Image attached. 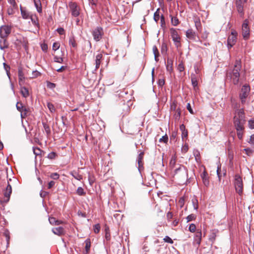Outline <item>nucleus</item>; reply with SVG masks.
Segmentation results:
<instances>
[{
  "label": "nucleus",
  "mask_w": 254,
  "mask_h": 254,
  "mask_svg": "<svg viewBox=\"0 0 254 254\" xmlns=\"http://www.w3.org/2000/svg\"><path fill=\"white\" fill-rule=\"evenodd\" d=\"M144 152H141L137 157V162H138V169L140 170V168L143 167V162L142 159L143 158L144 156Z\"/></svg>",
  "instance_id": "412c9836"
},
{
  "label": "nucleus",
  "mask_w": 254,
  "mask_h": 254,
  "mask_svg": "<svg viewBox=\"0 0 254 254\" xmlns=\"http://www.w3.org/2000/svg\"><path fill=\"white\" fill-rule=\"evenodd\" d=\"M168 140V137L167 134H165V135L163 136L161 138L159 139L160 142H164L165 143H167Z\"/></svg>",
  "instance_id": "4c0bfd02"
},
{
  "label": "nucleus",
  "mask_w": 254,
  "mask_h": 254,
  "mask_svg": "<svg viewBox=\"0 0 254 254\" xmlns=\"http://www.w3.org/2000/svg\"><path fill=\"white\" fill-rule=\"evenodd\" d=\"M41 151V150L38 147L33 148V152L36 155H40Z\"/></svg>",
  "instance_id": "c03bdc74"
},
{
  "label": "nucleus",
  "mask_w": 254,
  "mask_h": 254,
  "mask_svg": "<svg viewBox=\"0 0 254 254\" xmlns=\"http://www.w3.org/2000/svg\"><path fill=\"white\" fill-rule=\"evenodd\" d=\"M163 240L164 242L170 243V244H173V241L172 240L171 238H170L169 236H165V237L164 238Z\"/></svg>",
  "instance_id": "603ef678"
},
{
  "label": "nucleus",
  "mask_w": 254,
  "mask_h": 254,
  "mask_svg": "<svg viewBox=\"0 0 254 254\" xmlns=\"http://www.w3.org/2000/svg\"><path fill=\"white\" fill-rule=\"evenodd\" d=\"M35 6L37 11L41 13L42 12V4L40 0H34Z\"/></svg>",
  "instance_id": "4be33fe9"
},
{
  "label": "nucleus",
  "mask_w": 254,
  "mask_h": 254,
  "mask_svg": "<svg viewBox=\"0 0 254 254\" xmlns=\"http://www.w3.org/2000/svg\"><path fill=\"white\" fill-rule=\"evenodd\" d=\"M170 31L171 36L175 46L177 48L181 47V37L178 33V30L175 28H171Z\"/></svg>",
  "instance_id": "0eeeda50"
},
{
  "label": "nucleus",
  "mask_w": 254,
  "mask_h": 254,
  "mask_svg": "<svg viewBox=\"0 0 254 254\" xmlns=\"http://www.w3.org/2000/svg\"><path fill=\"white\" fill-rule=\"evenodd\" d=\"M57 156L55 152H51L48 155V158L50 159H54Z\"/></svg>",
  "instance_id": "ea45409f"
},
{
  "label": "nucleus",
  "mask_w": 254,
  "mask_h": 254,
  "mask_svg": "<svg viewBox=\"0 0 254 254\" xmlns=\"http://www.w3.org/2000/svg\"><path fill=\"white\" fill-rule=\"evenodd\" d=\"M234 186L236 192L241 195L243 192V183L242 177L238 174L235 176Z\"/></svg>",
  "instance_id": "39448f33"
},
{
  "label": "nucleus",
  "mask_w": 254,
  "mask_h": 254,
  "mask_svg": "<svg viewBox=\"0 0 254 254\" xmlns=\"http://www.w3.org/2000/svg\"><path fill=\"white\" fill-rule=\"evenodd\" d=\"M3 66H4L5 70H6L7 75L9 76L10 66L9 65H7L5 63H3Z\"/></svg>",
  "instance_id": "052dcab7"
},
{
  "label": "nucleus",
  "mask_w": 254,
  "mask_h": 254,
  "mask_svg": "<svg viewBox=\"0 0 254 254\" xmlns=\"http://www.w3.org/2000/svg\"><path fill=\"white\" fill-rule=\"evenodd\" d=\"M189 229L190 232H191L192 233L194 232L196 230V226H195V224H190Z\"/></svg>",
  "instance_id": "09e8293b"
},
{
  "label": "nucleus",
  "mask_w": 254,
  "mask_h": 254,
  "mask_svg": "<svg viewBox=\"0 0 254 254\" xmlns=\"http://www.w3.org/2000/svg\"><path fill=\"white\" fill-rule=\"evenodd\" d=\"M191 83L193 87L195 88L197 86V81L196 78L192 77L191 78Z\"/></svg>",
  "instance_id": "5fc2aeb1"
},
{
  "label": "nucleus",
  "mask_w": 254,
  "mask_h": 254,
  "mask_svg": "<svg viewBox=\"0 0 254 254\" xmlns=\"http://www.w3.org/2000/svg\"><path fill=\"white\" fill-rule=\"evenodd\" d=\"M102 57L103 56L101 54H98L96 55L95 59V70L99 68Z\"/></svg>",
  "instance_id": "aec40b11"
},
{
  "label": "nucleus",
  "mask_w": 254,
  "mask_h": 254,
  "mask_svg": "<svg viewBox=\"0 0 254 254\" xmlns=\"http://www.w3.org/2000/svg\"><path fill=\"white\" fill-rule=\"evenodd\" d=\"M158 10H159V9H158L157 10L154 14V19L156 22H157L159 20V18H160L159 14L158 12Z\"/></svg>",
  "instance_id": "49530a36"
},
{
  "label": "nucleus",
  "mask_w": 254,
  "mask_h": 254,
  "mask_svg": "<svg viewBox=\"0 0 254 254\" xmlns=\"http://www.w3.org/2000/svg\"><path fill=\"white\" fill-rule=\"evenodd\" d=\"M248 125L251 129H254V118L248 121Z\"/></svg>",
  "instance_id": "a19ab883"
},
{
  "label": "nucleus",
  "mask_w": 254,
  "mask_h": 254,
  "mask_svg": "<svg viewBox=\"0 0 254 254\" xmlns=\"http://www.w3.org/2000/svg\"><path fill=\"white\" fill-rule=\"evenodd\" d=\"M57 31L60 35H63L64 34V30L63 28H59L57 29Z\"/></svg>",
  "instance_id": "774afa93"
},
{
  "label": "nucleus",
  "mask_w": 254,
  "mask_h": 254,
  "mask_svg": "<svg viewBox=\"0 0 254 254\" xmlns=\"http://www.w3.org/2000/svg\"><path fill=\"white\" fill-rule=\"evenodd\" d=\"M47 87L50 89H53L56 87V84L54 83H52L50 82H47Z\"/></svg>",
  "instance_id": "680f3d73"
},
{
  "label": "nucleus",
  "mask_w": 254,
  "mask_h": 254,
  "mask_svg": "<svg viewBox=\"0 0 254 254\" xmlns=\"http://www.w3.org/2000/svg\"><path fill=\"white\" fill-rule=\"evenodd\" d=\"M11 32V27L7 25L2 26L0 27V36L1 38H6Z\"/></svg>",
  "instance_id": "9d476101"
},
{
  "label": "nucleus",
  "mask_w": 254,
  "mask_h": 254,
  "mask_svg": "<svg viewBox=\"0 0 254 254\" xmlns=\"http://www.w3.org/2000/svg\"><path fill=\"white\" fill-rule=\"evenodd\" d=\"M186 37L190 40L194 41H198L201 43L198 37H197L195 33L191 29L188 30L186 31Z\"/></svg>",
  "instance_id": "9b49d317"
},
{
  "label": "nucleus",
  "mask_w": 254,
  "mask_h": 254,
  "mask_svg": "<svg viewBox=\"0 0 254 254\" xmlns=\"http://www.w3.org/2000/svg\"><path fill=\"white\" fill-rule=\"evenodd\" d=\"M18 75L19 82H23L24 80V74L23 71V68L21 66H19L18 68Z\"/></svg>",
  "instance_id": "6ab92c4d"
},
{
  "label": "nucleus",
  "mask_w": 254,
  "mask_h": 254,
  "mask_svg": "<svg viewBox=\"0 0 254 254\" xmlns=\"http://www.w3.org/2000/svg\"><path fill=\"white\" fill-rule=\"evenodd\" d=\"M165 84V80L163 78H159L158 80V85L159 86H163Z\"/></svg>",
  "instance_id": "69168bd1"
},
{
  "label": "nucleus",
  "mask_w": 254,
  "mask_h": 254,
  "mask_svg": "<svg viewBox=\"0 0 254 254\" xmlns=\"http://www.w3.org/2000/svg\"><path fill=\"white\" fill-rule=\"evenodd\" d=\"M16 106L17 110L21 113L22 119L25 118L30 114V108L23 106L21 102H17Z\"/></svg>",
  "instance_id": "6e6552de"
},
{
  "label": "nucleus",
  "mask_w": 254,
  "mask_h": 254,
  "mask_svg": "<svg viewBox=\"0 0 254 254\" xmlns=\"http://www.w3.org/2000/svg\"><path fill=\"white\" fill-rule=\"evenodd\" d=\"M8 47V44L6 42L5 38H1L0 40V48L3 50Z\"/></svg>",
  "instance_id": "b1692460"
},
{
  "label": "nucleus",
  "mask_w": 254,
  "mask_h": 254,
  "mask_svg": "<svg viewBox=\"0 0 254 254\" xmlns=\"http://www.w3.org/2000/svg\"><path fill=\"white\" fill-rule=\"evenodd\" d=\"M21 93L24 97H27L29 96V91L27 88L25 87H21Z\"/></svg>",
  "instance_id": "c756f323"
},
{
  "label": "nucleus",
  "mask_w": 254,
  "mask_h": 254,
  "mask_svg": "<svg viewBox=\"0 0 254 254\" xmlns=\"http://www.w3.org/2000/svg\"><path fill=\"white\" fill-rule=\"evenodd\" d=\"M20 11L22 16L24 19H28L31 16H30L29 13L26 10L23 9L21 6H20Z\"/></svg>",
  "instance_id": "cd10ccee"
},
{
  "label": "nucleus",
  "mask_w": 254,
  "mask_h": 254,
  "mask_svg": "<svg viewBox=\"0 0 254 254\" xmlns=\"http://www.w3.org/2000/svg\"><path fill=\"white\" fill-rule=\"evenodd\" d=\"M237 32L236 31L233 30L231 32V35L228 37L227 43L235 44L237 41Z\"/></svg>",
  "instance_id": "2eb2a0df"
},
{
  "label": "nucleus",
  "mask_w": 254,
  "mask_h": 254,
  "mask_svg": "<svg viewBox=\"0 0 254 254\" xmlns=\"http://www.w3.org/2000/svg\"><path fill=\"white\" fill-rule=\"evenodd\" d=\"M43 127L47 135H49L51 133V130L49 126L46 123H43Z\"/></svg>",
  "instance_id": "f704fd0d"
},
{
  "label": "nucleus",
  "mask_w": 254,
  "mask_h": 254,
  "mask_svg": "<svg viewBox=\"0 0 254 254\" xmlns=\"http://www.w3.org/2000/svg\"><path fill=\"white\" fill-rule=\"evenodd\" d=\"M153 53L154 54L155 60L157 62L158 61V57L159 56V52L158 51V49H157L156 46H154L153 47Z\"/></svg>",
  "instance_id": "72a5a7b5"
},
{
  "label": "nucleus",
  "mask_w": 254,
  "mask_h": 254,
  "mask_svg": "<svg viewBox=\"0 0 254 254\" xmlns=\"http://www.w3.org/2000/svg\"><path fill=\"white\" fill-rule=\"evenodd\" d=\"M166 69L168 71L171 72L173 70V61L168 59L166 64Z\"/></svg>",
  "instance_id": "a878e982"
},
{
  "label": "nucleus",
  "mask_w": 254,
  "mask_h": 254,
  "mask_svg": "<svg viewBox=\"0 0 254 254\" xmlns=\"http://www.w3.org/2000/svg\"><path fill=\"white\" fill-rule=\"evenodd\" d=\"M209 35V32H208L207 31H204L202 35H201V38L203 39H206L208 37Z\"/></svg>",
  "instance_id": "0e129e2a"
},
{
  "label": "nucleus",
  "mask_w": 254,
  "mask_h": 254,
  "mask_svg": "<svg viewBox=\"0 0 254 254\" xmlns=\"http://www.w3.org/2000/svg\"><path fill=\"white\" fill-rule=\"evenodd\" d=\"M49 221L51 224L55 225L56 224L57 220L55 217H50L49 218Z\"/></svg>",
  "instance_id": "8fccbe9b"
},
{
  "label": "nucleus",
  "mask_w": 254,
  "mask_h": 254,
  "mask_svg": "<svg viewBox=\"0 0 254 254\" xmlns=\"http://www.w3.org/2000/svg\"><path fill=\"white\" fill-rule=\"evenodd\" d=\"M85 249L87 252L90 250L91 246V242L90 239H87L85 241Z\"/></svg>",
  "instance_id": "e433bc0d"
},
{
  "label": "nucleus",
  "mask_w": 254,
  "mask_h": 254,
  "mask_svg": "<svg viewBox=\"0 0 254 254\" xmlns=\"http://www.w3.org/2000/svg\"><path fill=\"white\" fill-rule=\"evenodd\" d=\"M170 17L171 18V23L174 26H177L179 23V20L178 18L176 16H172V15H170Z\"/></svg>",
  "instance_id": "7c9ffc66"
},
{
  "label": "nucleus",
  "mask_w": 254,
  "mask_h": 254,
  "mask_svg": "<svg viewBox=\"0 0 254 254\" xmlns=\"http://www.w3.org/2000/svg\"><path fill=\"white\" fill-rule=\"evenodd\" d=\"M178 69L179 70L180 72H182L184 70V66L183 65V64L182 63L179 64L178 66Z\"/></svg>",
  "instance_id": "e2e57ef3"
},
{
  "label": "nucleus",
  "mask_w": 254,
  "mask_h": 254,
  "mask_svg": "<svg viewBox=\"0 0 254 254\" xmlns=\"http://www.w3.org/2000/svg\"><path fill=\"white\" fill-rule=\"evenodd\" d=\"M100 230V226L99 224L94 226V231L95 233H98Z\"/></svg>",
  "instance_id": "3c124183"
},
{
  "label": "nucleus",
  "mask_w": 254,
  "mask_h": 254,
  "mask_svg": "<svg viewBox=\"0 0 254 254\" xmlns=\"http://www.w3.org/2000/svg\"><path fill=\"white\" fill-rule=\"evenodd\" d=\"M236 6L238 12L241 18L244 16V6L242 0H236Z\"/></svg>",
  "instance_id": "ddd939ff"
},
{
  "label": "nucleus",
  "mask_w": 254,
  "mask_h": 254,
  "mask_svg": "<svg viewBox=\"0 0 254 254\" xmlns=\"http://www.w3.org/2000/svg\"><path fill=\"white\" fill-rule=\"evenodd\" d=\"M246 123L245 115L244 109H237L235 111L234 117V124L237 130L238 137L240 139L243 138L244 130V125Z\"/></svg>",
  "instance_id": "f257e3e1"
},
{
  "label": "nucleus",
  "mask_w": 254,
  "mask_h": 254,
  "mask_svg": "<svg viewBox=\"0 0 254 254\" xmlns=\"http://www.w3.org/2000/svg\"><path fill=\"white\" fill-rule=\"evenodd\" d=\"M174 177L180 180H185L187 179V182L190 183V178L188 179V173L187 168L183 165L177 164L176 168L173 172Z\"/></svg>",
  "instance_id": "7ed1b4c3"
},
{
  "label": "nucleus",
  "mask_w": 254,
  "mask_h": 254,
  "mask_svg": "<svg viewBox=\"0 0 254 254\" xmlns=\"http://www.w3.org/2000/svg\"><path fill=\"white\" fill-rule=\"evenodd\" d=\"M69 7L71 12V14L77 17L79 14V9L75 2H71L69 3Z\"/></svg>",
  "instance_id": "f8f14e48"
},
{
  "label": "nucleus",
  "mask_w": 254,
  "mask_h": 254,
  "mask_svg": "<svg viewBox=\"0 0 254 254\" xmlns=\"http://www.w3.org/2000/svg\"><path fill=\"white\" fill-rule=\"evenodd\" d=\"M47 107L51 112L53 113L55 111V108L54 105L51 103H47Z\"/></svg>",
  "instance_id": "58836bf2"
},
{
  "label": "nucleus",
  "mask_w": 254,
  "mask_h": 254,
  "mask_svg": "<svg viewBox=\"0 0 254 254\" xmlns=\"http://www.w3.org/2000/svg\"><path fill=\"white\" fill-rule=\"evenodd\" d=\"M52 231L54 234L59 236L64 235L65 233L64 229L62 227L53 228Z\"/></svg>",
  "instance_id": "dca6fc26"
},
{
  "label": "nucleus",
  "mask_w": 254,
  "mask_h": 254,
  "mask_svg": "<svg viewBox=\"0 0 254 254\" xmlns=\"http://www.w3.org/2000/svg\"><path fill=\"white\" fill-rule=\"evenodd\" d=\"M170 166L172 170L176 168L177 165H176V161L175 159H171L170 162Z\"/></svg>",
  "instance_id": "37998d69"
},
{
  "label": "nucleus",
  "mask_w": 254,
  "mask_h": 254,
  "mask_svg": "<svg viewBox=\"0 0 254 254\" xmlns=\"http://www.w3.org/2000/svg\"><path fill=\"white\" fill-rule=\"evenodd\" d=\"M195 26L197 31H200L201 30V25L199 20L195 21Z\"/></svg>",
  "instance_id": "c9c22d12"
},
{
  "label": "nucleus",
  "mask_w": 254,
  "mask_h": 254,
  "mask_svg": "<svg viewBox=\"0 0 254 254\" xmlns=\"http://www.w3.org/2000/svg\"><path fill=\"white\" fill-rule=\"evenodd\" d=\"M75 179L80 181L82 179V177L81 175L79 174L78 173H77L76 171H73L71 172L70 173Z\"/></svg>",
  "instance_id": "c85d7f7f"
},
{
  "label": "nucleus",
  "mask_w": 254,
  "mask_h": 254,
  "mask_svg": "<svg viewBox=\"0 0 254 254\" xmlns=\"http://www.w3.org/2000/svg\"><path fill=\"white\" fill-rule=\"evenodd\" d=\"M59 176L57 173H53L51 174L50 178L54 180H57L59 178Z\"/></svg>",
  "instance_id": "de8ad7c7"
},
{
  "label": "nucleus",
  "mask_w": 254,
  "mask_h": 254,
  "mask_svg": "<svg viewBox=\"0 0 254 254\" xmlns=\"http://www.w3.org/2000/svg\"><path fill=\"white\" fill-rule=\"evenodd\" d=\"M89 4L91 5L92 7L96 6L98 0H88Z\"/></svg>",
  "instance_id": "6e6d98bb"
},
{
  "label": "nucleus",
  "mask_w": 254,
  "mask_h": 254,
  "mask_svg": "<svg viewBox=\"0 0 254 254\" xmlns=\"http://www.w3.org/2000/svg\"><path fill=\"white\" fill-rule=\"evenodd\" d=\"M60 47V44L59 43L55 42V43H54V44L53 45V47H52L53 50L54 51H56L59 49Z\"/></svg>",
  "instance_id": "a18cd8bd"
},
{
  "label": "nucleus",
  "mask_w": 254,
  "mask_h": 254,
  "mask_svg": "<svg viewBox=\"0 0 254 254\" xmlns=\"http://www.w3.org/2000/svg\"><path fill=\"white\" fill-rule=\"evenodd\" d=\"M77 193L79 195H83L85 194L84 190L81 187H78L77 188Z\"/></svg>",
  "instance_id": "79ce46f5"
},
{
  "label": "nucleus",
  "mask_w": 254,
  "mask_h": 254,
  "mask_svg": "<svg viewBox=\"0 0 254 254\" xmlns=\"http://www.w3.org/2000/svg\"><path fill=\"white\" fill-rule=\"evenodd\" d=\"M218 231L216 230H213L211 231V233L209 235V240L213 243L216 239Z\"/></svg>",
  "instance_id": "5701e85b"
},
{
  "label": "nucleus",
  "mask_w": 254,
  "mask_h": 254,
  "mask_svg": "<svg viewBox=\"0 0 254 254\" xmlns=\"http://www.w3.org/2000/svg\"><path fill=\"white\" fill-rule=\"evenodd\" d=\"M243 151H245L246 154L249 156H251L254 154V150L251 149L250 148H245L243 150Z\"/></svg>",
  "instance_id": "473e14b6"
},
{
  "label": "nucleus",
  "mask_w": 254,
  "mask_h": 254,
  "mask_svg": "<svg viewBox=\"0 0 254 254\" xmlns=\"http://www.w3.org/2000/svg\"><path fill=\"white\" fill-rule=\"evenodd\" d=\"M40 75V73L37 70L33 71L32 72V77L35 78Z\"/></svg>",
  "instance_id": "338daca9"
},
{
  "label": "nucleus",
  "mask_w": 254,
  "mask_h": 254,
  "mask_svg": "<svg viewBox=\"0 0 254 254\" xmlns=\"http://www.w3.org/2000/svg\"><path fill=\"white\" fill-rule=\"evenodd\" d=\"M207 176V173L205 171H204L201 174V177L202 178L203 183L206 187L208 186L209 185V181Z\"/></svg>",
  "instance_id": "f3484780"
},
{
  "label": "nucleus",
  "mask_w": 254,
  "mask_h": 254,
  "mask_svg": "<svg viewBox=\"0 0 254 254\" xmlns=\"http://www.w3.org/2000/svg\"><path fill=\"white\" fill-rule=\"evenodd\" d=\"M30 18H31L32 24L34 25L37 26L38 28H39L40 25L38 23V18L36 15H31Z\"/></svg>",
  "instance_id": "bb28decb"
},
{
  "label": "nucleus",
  "mask_w": 254,
  "mask_h": 254,
  "mask_svg": "<svg viewBox=\"0 0 254 254\" xmlns=\"http://www.w3.org/2000/svg\"><path fill=\"white\" fill-rule=\"evenodd\" d=\"M69 45L70 47H72L74 48H77V44L73 36L70 37L69 39Z\"/></svg>",
  "instance_id": "393cba45"
},
{
  "label": "nucleus",
  "mask_w": 254,
  "mask_h": 254,
  "mask_svg": "<svg viewBox=\"0 0 254 254\" xmlns=\"http://www.w3.org/2000/svg\"><path fill=\"white\" fill-rule=\"evenodd\" d=\"M105 231H106V234H105L106 239L107 240H109L110 239V234L109 232V228H106Z\"/></svg>",
  "instance_id": "bf43d9fd"
},
{
  "label": "nucleus",
  "mask_w": 254,
  "mask_h": 254,
  "mask_svg": "<svg viewBox=\"0 0 254 254\" xmlns=\"http://www.w3.org/2000/svg\"><path fill=\"white\" fill-rule=\"evenodd\" d=\"M250 92V87L248 85L245 84L242 87L239 93V98L242 104L246 103V98L249 96Z\"/></svg>",
  "instance_id": "423d86ee"
},
{
  "label": "nucleus",
  "mask_w": 254,
  "mask_h": 254,
  "mask_svg": "<svg viewBox=\"0 0 254 254\" xmlns=\"http://www.w3.org/2000/svg\"><path fill=\"white\" fill-rule=\"evenodd\" d=\"M201 236L202 233L201 230H197L195 235L194 241L197 245H199L201 243Z\"/></svg>",
  "instance_id": "a211bd4d"
},
{
  "label": "nucleus",
  "mask_w": 254,
  "mask_h": 254,
  "mask_svg": "<svg viewBox=\"0 0 254 254\" xmlns=\"http://www.w3.org/2000/svg\"><path fill=\"white\" fill-rule=\"evenodd\" d=\"M249 143H250L251 145L254 146V134H252L249 139V140L248 141Z\"/></svg>",
  "instance_id": "4d7b16f0"
},
{
  "label": "nucleus",
  "mask_w": 254,
  "mask_h": 254,
  "mask_svg": "<svg viewBox=\"0 0 254 254\" xmlns=\"http://www.w3.org/2000/svg\"><path fill=\"white\" fill-rule=\"evenodd\" d=\"M12 192V188L11 185L7 182V186L4 191V196L6 198L4 201L7 202L10 198Z\"/></svg>",
  "instance_id": "4468645a"
},
{
  "label": "nucleus",
  "mask_w": 254,
  "mask_h": 254,
  "mask_svg": "<svg viewBox=\"0 0 254 254\" xmlns=\"http://www.w3.org/2000/svg\"><path fill=\"white\" fill-rule=\"evenodd\" d=\"M92 33L94 39L96 41H99L101 39L104 33L103 28L101 27H97L93 30Z\"/></svg>",
  "instance_id": "1a4fd4ad"
},
{
  "label": "nucleus",
  "mask_w": 254,
  "mask_h": 254,
  "mask_svg": "<svg viewBox=\"0 0 254 254\" xmlns=\"http://www.w3.org/2000/svg\"><path fill=\"white\" fill-rule=\"evenodd\" d=\"M54 61L57 63H62L63 62V59L58 56H55Z\"/></svg>",
  "instance_id": "13d9d810"
},
{
  "label": "nucleus",
  "mask_w": 254,
  "mask_h": 254,
  "mask_svg": "<svg viewBox=\"0 0 254 254\" xmlns=\"http://www.w3.org/2000/svg\"><path fill=\"white\" fill-rule=\"evenodd\" d=\"M242 35L245 40H248L250 37V28L249 26V21L246 19L243 21L241 28Z\"/></svg>",
  "instance_id": "20e7f679"
},
{
  "label": "nucleus",
  "mask_w": 254,
  "mask_h": 254,
  "mask_svg": "<svg viewBox=\"0 0 254 254\" xmlns=\"http://www.w3.org/2000/svg\"><path fill=\"white\" fill-rule=\"evenodd\" d=\"M242 68L241 61L240 60H236L233 68H230L227 71L226 78L234 85H238L239 82L240 71Z\"/></svg>",
  "instance_id": "f03ea898"
},
{
  "label": "nucleus",
  "mask_w": 254,
  "mask_h": 254,
  "mask_svg": "<svg viewBox=\"0 0 254 254\" xmlns=\"http://www.w3.org/2000/svg\"><path fill=\"white\" fill-rule=\"evenodd\" d=\"M196 216L195 215L191 214L187 216V221L189 222L195 219Z\"/></svg>",
  "instance_id": "864d4df0"
},
{
  "label": "nucleus",
  "mask_w": 254,
  "mask_h": 254,
  "mask_svg": "<svg viewBox=\"0 0 254 254\" xmlns=\"http://www.w3.org/2000/svg\"><path fill=\"white\" fill-rule=\"evenodd\" d=\"M193 155L195 157V160L196 162L200 161V153L198 150H194L193 152Z\"/></svg>",
  "instance_id": "2f4dec72"
}]
</instances>
